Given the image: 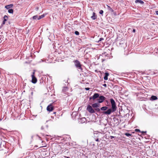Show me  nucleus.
I'll list each match as a JSON object with an SVG mask.
<instances>
[{"label": "nucleus", "instance_id": "4be33fe9", "mask_svg": "<svg viewBox=\"0 0 158 158\" xmlns=\"http://www.w3.org/2000/svg\"><path fill=\"white\" fill-rule=\"evenodd\" d=\"M99 13L101 15H102L103 13V10H101L100 11Z\"/></svg>", "mask_w": 158, "mask_h": 158}, {"label": "nucleus", "instance_id": "6ab92c4d", "mask_svg": "<svg viewBox=\"0 0 158 158\" xmlns=\"http://www.w3.org/2000/svg\"><path fill=\"white\" fill-rule=\"evenodd\" d=\"M67 90H68V88L66 87H64L62 90L64 92L66 91Z\"/></svg>", "mask_w": 158, "mask_h": 158}, {"label": "nucleus", "instance_id": "f03ea898", "mask_svg": "<svg viewBox=\"0 0 158 158\" xmlns=\"http://www.w3.org/2000/svg\"><path fill=\"white\" fill-rule=\"evenodd\" d=\"M74 64L76 67L78 68V69L82 70V69L81 68V64L80 62L77 60H76L74 61Z\"/></svg>", "mask_w": 158, "mask_h": 158}, {"label": "nucleus", "instance_id": "9d476101", "mask_svg": "<svg viewBox=\"0 0 158 158\" xmlns=\"http://www.w3.org/2000/svg\"><path fill=\"white\" fill-rule=\"evenodd\" d=\"M109 75V73H105V76L104 77V79L106 80L108 79V77Z\"/></svg>", "mask_w": 158, "mask_h": 158}, {"label": "nucleus", "instance_id": "2f4dec72", "mask_svg": "<svg viewBox=\"0 0 158 158\" xmlns=\"http://www.w3.org/2000/svg\"><path fill=\"white\" fill-rule=\"evenodd\" d=\"M132 32H134L135 33V29H134L133 30V31H132Z\"/></svg>", "mask_w": 158, "mask_h": 158}, {"label": "nucleus", "instance_id": "393cba45", "mask_svg": "<svg viewBox=\"0 0 158 158\" xmlns=\"http://www.w3.org/2000/svg\"><path fill=\"white\" fill-rule=\"evenodd\" d=\"M135 131L137 132H140V131L139 129H135Z\"/></svg>", "mask_w": 158, "mask_h": 158}, {"label": "nucleus", "instance_id": "f257e3e1", "mask_svg": "<svg viewBox=\"0 0 158 158\" xmlns=\"http://www.w3.org/2000/svg\"><path fill=\"white\" fill-rule=\"evenodd\" d=\"M110 102L112 106V109H108L106 111H104L103 112V113L105 114H110L111 112L115 111L117 108L116 104L114 100L111 98L110 99Z\"/></svg>", "mask_w": 158, "mask_h": 158}, {"label": "nucleus", "instance_id": "a211bd4d", "mask_svg": "<svg viewBox=\"0 0 158 158\" xmlns=\"http://www.w3.org/2000/svg\"><path fill=\"white\" fill-rule=\"evenodd\" d=\"M8 12L12 14L13 13V10L12 9H9L8 10Z\"/></svg>", "mask_w": 158, "mask_h": 158}, {"label": "nucleus", "instance_id": "20e7f679", "mask_svg": "<svg viewBox=\"0 0 158 158\" xmlns=\"http://www.w3.org/2000/svg\"><path fill=\"white\" fill-rule=\"evenodd\" d=\"M87 110L90 113H95L94 110L92 108V107L90 105L87 106Z\"/></svg>", "mask_w": 158, "mask_h": 158}, {"label": "nucleus", "instance_id": "f3484780", "mask_svg": "<svg viewBox=\"0 0 158 158\" xmlns=\"http://www.w3.org/2000/svg\"><path fill=\"white\" fill-rule=\"evenodd\" d=\"M151 98L153 100H156L157 99V97L155 96H152L151 97Z\"/></svg>", "mask_w": 158, "mask_h": 158}, {"label": "nucleus", "instance_id": "1a4fd4ad", "mask_svg": "<svg viewBox=\"0 0 158 158\" xmlns=\"http://www.w3.org/2000/svg\"><path fill=\"white\" fill-rule=\"evenodd\" d=\"M91 19L93 20H95L97 18V16L96 15V14L94 12L93 14V15L91 17Z\"/></svg>", "mask_w": 158, "mask_h": 158}, {"label": "nucleus", "instance_id": "4468645a", "mask_svg": "<svg viewBox=\"0 0 158 158\" xmlns=\"http://www.w3.org/2000/svg\"><path fill=\"white\" fill-rule=\"evenodd\" d=\"M107 9L109 11L111 12H114V10L111 8L110 7V6L108 5H107Z\"/></svg>", "mask_w": 158, "mask_h": 158}, {"label": "nucleus", "instance_id": "2eb2a0df", "mask_svg": "<svg viewBox=\"0 0 158 158\" xmlns=\"http://www.w3.org/2000/svg\"><path fill=\"white\" fill-rule=\"evenodd\" d=\"M33 19L34 20L40 19V16H38L37 15L34 16L33 17Z\"/></svg>", "mask_w": 158, "mask_h": 158}, {"label": "nucleus", "instance_id": "7ed1b4c3", "mask_svg": "<svg viewBox=\"0 0 158 158\" xmlns=\"http://www.w3.org/2000/svg\"><path fill=\"white\" fill-rule=\"evenodd\" d=\"M35 70H34L31 76L32 77L31 82L34 84L37 81V78L35 76Z\"/></svg>", "mask_w": 158, "mask_h": 158}, {"label": "nucleus", "instance_id": "0eeeda50", "mask_svg": "<svg viewBox=\"0 0 158 158\" xmlns=\"http://www.w3.org/2000/svg\"><path fill=\"white\" fill-rule=\"evenodd\" d=\"M8 19V17L6 15H5L3 17V22L1 24V26H2L4 25L5 23V22Z\"/></svg>", "mask_w": 158, "mask_h": 158}, {"label": "nucleus", "instance_id": "72a5a7b5", "mask_svg": "<svg viewBox=\"0 0 158 158\" xmlns=\"http://www.w3.org/2000/svg\"><path fill=\"white\" fill-rule=\"evenodd\" d=\"M45 145H44V146H40V148H41V147H45Z\"/></svg>", "mask_w": 158, "mask_h": 158}, {"label": "nucleus", "instance_id": "6e6552de", "mask_svg": "<svg viewBox=\"0 0 158 158\" xmlns=\"http://www.w3.org/2000/svg\"><path fill=\"white\" fill-rule=\"evenodd\" d=\"M99 94L98 93H95L93 96V100H94L95 99L99 97Z\"/></svg>", "mask_w": 158, "mask_h": 158}, {"label": "nucleus", "instance_id": "c85d7f7f", "mask_svg": "<svg viewBox=\"0 0 158 158\" xmlns=\"http://www.w3.org/2000/svg\"><path fill=\"white\" fill-rule=\"evenodd\" d=\"M93 96L92 97H90L89 98V99L91 100L92 99H93Z\"/></svg>", "mask_w": 158, "mask_h": 158}, {"label": "nucleus", "instance_id": "5701e85b", "mask_svg": "<svg viewBox=\"0 0 158 158\" xmlns=\"http://www.w3.org/2000/svg\"><path fill=\"white\" fill-rule=\"evenodd\" d=\"M75 34L77 35H78L79 34V32L77 31H76L75 32Z\"/></svg>", "mask_w": 158, "mask_h": 158}, {"label": "nucleus", "instance_id": "7c9ffc66", "mask_svg": "<svg viewBox=\"0 0 158 158\" xmlns=\"http://www.w3.org/2000/svg\"><path fill=\"white\" fill-rule=\"evenodd\" d=\"M95 141H98V142L99 141L98 139L97 138V139H95Z\"/></svg>", "mask_w": 158, "mask_h": 158}, {"label": "nucleus", "instance_id": "412c9836", "mask_svg": "<svg viewBox=\"0 0 158 158\" xmlns=\"http://www.w3.org/2000/svg\"><path fill=\"white\" fill-rule=\"evenodd\" d=\"M45 15L43 14V15L40 16V19L43 18L44 17Z\"/></svg>", "mask_w": 158, "mask_h": 158}, {"label": "nucleus", "instance_id": "ddd939ff", "mask_svg": "<svg viewBox=\"0 0 158 158\" xmlns=\"http://www.w3.org/2000/svg\"><path fill=\"white\" fill-rule=\"evenodd\" d=\"M135 2L136 3L139 2L142 4H143L144 3V2L141 0H136L135 1Z\"/></svg>", "mask_w": 158, "mask_h": 158}, {"label": "nucleus", "instance_id": "9b49d317", "mask_svg": "<svg viewBox=\"0 0 158 158\" xmlns=\"http://www.w3.org/2000/svg\"><path fill=\"white\" fill-rule=\"evenodd\" d=\"M13 6V4H10L5 6V8H6V9H8L12 7Z\"/></svg>", "mask_w": 158, "mask_h": 158}, {"label": "nucleus", "instance_id": "c756f323", "mask_svg": "<svg viewBox=\"0 0 158 158\" xmlns=\"http://www.w3.org/2000/svg\"><path fill=\"white\" fill-rule=\"evenodd\" d=\"M156 13L157 15H158V10L156 11Z\"/></svg>", "mask_w": 158, "mask_h": 158}, {"label": "nucleus", "instance_id": "b1692460", "mask_svg": "<svg viewBox=\"0 0 158 158\" xmlns=\"http://www.w3.org/2000/svg\"><path fill=\"white\" fill-rule=\"evenodd\" d=\"M95 110L96 111H97L99 112L100 111V109L98 108H96L95 109Z\"/></svg>", "mask_w": 158, "mask_h": 158}, {"label": "nucleus", "instance_id": "e433bc0d", "mask_svg": "<svg viewBox=\"0 0 158 158\" xmlns=\"http://www.w3.org/2000/svg\"><path fill=\"white\" fill-rule=\"evenodd\" d=\"M1 132L0 131V135H1Z\"/></svg>", "mask_w": 158, "mask_h": 158}, {"label": "nucleus", "instance_id": "39448f33", "mask_svg": "<svg viewBox=\"0 0 158 158\" xmlns=\"http://www.w3.org/2000/svg\"><path fill=\"white\" fill-rule=\"evenodd\" d=\"M98 98L99 99L98 100V102L99 103L102 102L106 99V98L103 96H99Z\"/></svg>", "mask_w": 158, "mask_h": 158}, {"label": "nucleus", "instance_id": "f704fd0d", "mask_svg": "<svg viewBox=\"0 0 158 158\" xmlns=\"http://www.w3.org/2000/svg\"><path fill=\"white\" fill-rule=\"evenodd\" d=\"M146 132H144V131H142V133H146Z\"/></svg>", "mask_w": 158, "mask_h": 158}, {"label": "nucleus", "instance_id": "c9c22d12", "mask_svg": "<svg viewBox=\"0 0 158 158\" xmlns=\"http://www.w3.org/2000/svg\"><path fill=\"white\" fill-rule=\"evenodd\" d=\"M54 114H56V112H55L54 113Z\"/></svg>", "mask_w": 158, "mask_h": 158}, {"label": "nucleus", "instance_id": "473e14b6", "mask_svg": "<svg viewBox=\"0 0 158 158\" xmlns=\"http://www.w3.org/2000/svg\"><path fill=\"white\" fill-rule=\"evenodd\" d=\"M114 136H110V138L111 139H112V138H114Z\"/></svg>", "mask_w": 158, "mask_h": 158}, {"label": "nucleus", "instance_id": "f8f14e48", "mask_svg": "<svg viewBox=\"0 0 158 158\" xmlns=\"http://www.w3.org/2000/svg\"><path fill=\"white\" fill-rule=\"evenodd\" d=\"M99 104L98 103H95L92 105V106L94 108H96L99 107Z\"/></svg>", "mask_w": 158, "mask_h": 158}, {"label": "nucleus", "instance_id": "423d86ee", "mask_svg": "<svg viewBox=\"0 0 158 158\" xmlns=\"http://www.w3.org/2000/svg\"><path fill=\"white\" fill-rule=\"evenodd\" d=\"M54 109V107L52 104L49 105L47 108V110L49 112L52 111Z\"/></svg>", "mask_w": 158, "mask_h": 158}, {"label": "nucleus", "instance_id": "aec40b11", "mask_svg": "<svg viewBox=\"0 0 158 158\" xmlns=\"http://www.w3.org/2000/svg\"><path fill=\"white\" fill-rule=\"evenodd\" d=\"M125 135L127 136H131L132 135L131 134L128 133H126Z\"/></svg>", "mask_w": 158, "mask_h": 158}, {"label": "nucleus", "instance_id": "cd10ccee", "mask_svg": "<svg viewBox=\"0 0 158 158\" xmlns=\"http://www.w3.org/2000/svg\"><path fill=\"white\" fill-rule=\"evenodd\" d=\"M103 85L105 87H106L107 86L106 84H103Z\"/></svg>", "mask_w": 158, "mask_h": 158}, {"label": "nucleus", "instance_id": "dca6fc26", "mask_svg": "<svg viewBox=\"0 0 158 158\" xmlns=\"http://www.w3.org/2000/svg\"><path fill=\"white\" fill-rule=\"evenodd\" d=\"M108 107L107 106H103L101 108V110H102L105 111L107 110Z\"/></svg>", "mask_w": 158, "mask_h": 158}, {"label": "nucleus", "instance_id": "bb28decb", "mask_svg": "<svg viewBox=\"0 0 158 158\" xmlns=\"http://www.w3.org/2000/svg\"><path fill=\"white\" fill-rule=\"evenodd\" d=\"M85 89L86 90H88L89 89V88H85Z\"/></svg>", "mask_w": 158, "mask_h": 158}, {"label": "nucleus", "instance_id": "a878e982", "mask_svg": "<svg viewBox=\"0 0 158 158\" xmlns=\"http://www.w3.org/2000/svg\"><path fill=\"white\" fill-rule=\"evenodd\" d=\"M103 40H104V39L103 38H101L99 39L98 42L101 41Z\"/></svg>", "mask_w": 158, "mask_h": 158}]
</instances>
